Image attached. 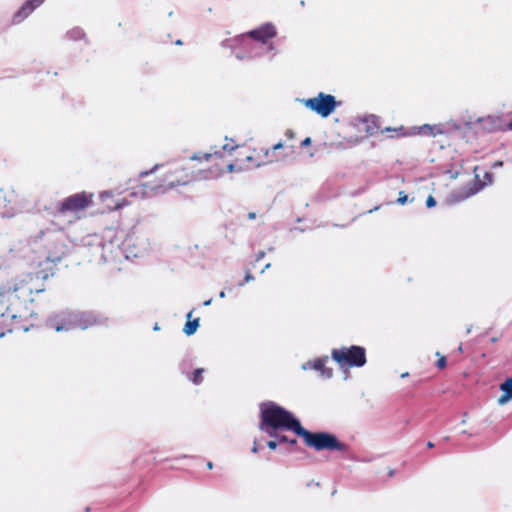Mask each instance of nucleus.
Masks as SVG:
<instances>
[{"label": "nucleus", "mask_w": 512, "mask_h": 512, "mask_svg": "<svg viewBox=\"0 0 512 512\" xmlns=\"http://www.w3.org/2000/svg\"><path fill=\"white\" fill-rule=\"evenodd\" d=\"M265 256L264 251H260L256 254V261H260Z\"/></svg>", "instance_id": "nucleus-34"}, {"label": "nucleus", "mask_w": 512, "mask_h": 512, "mask_svg": "<svg viewBox=\"0 0 512 512\" xmlns=\"http://www.w3.org/2000/svg\"><path fill=\"white\" fill-rule=\"evenodd\" d=\"M248 35L261 43H267L268 40L276 36V29L273 24L267 23L257 29L251 30Z\"/></svg>", "instance_id": "nucleus-15"}, {"label": "nucleus", "mask_w": 512, "mask_h": 512, "mask_svg": "<svg viewBox=\"0 0 512 512\" xmlns=\"http://www.w3.org/2000/svg\"><path fill=\"white\" fill-rule=\"evenodd\" d=\"M45 0H27L20 9L13 15L12 23L19 24L26 19L36 8L44 3Z\"/></svg>", "instance_id": "nucleus-16"}, {"label": "nucleus", "mask_w": 512, "mask_h": 512, "mask_svg": "<svg viewBox=\"0 0 512 512\" xmlns=\"http://www.w3.org/2000/svg\"><path fill=\"white\" fill-rule=\"evenodd\" d=\"M482 128L488 132L495 131H508V122L499 115H489L485 118L479 119Z\"/></svg>", "instance_id": "nucleus-14"}, {"label": "nucleus", "mask_w": 512, "mask_h": 512, "mask_svg": "<svg viewBox=\"0 0 512 512\" xmlns=\"http://www.w3.org/2000/svg\"><path fill=\"white\" fill-rule=\"evenodd\" d=\"M206 161L209 163V171L211 179L217 178L223 175L225 172H229V161L227 152L222 148L221 151H215L213 153H205Z\"/></svg>", "instance_id": "nucleus-11"}, {"label": "nucleus", "mask_w": 512, "mask_h": 512, "mask_svg": "<svg viewBox=\"0 0 512 512\" xmlns=\"http://www.w3.org/2000/svg\"><path fill=\"white\" fill-rule=\"evenodd\" d=\"M107 318L100 316L93 311L73 312L74 328L88 329L94 326L102 325Z\"/></svg>", "instance_id": "nucleus-13"}, {"label": "nucleus", "mask_w": 512, "mask_h": 512, "mask_svg": "<svg viewBox=\"0 0 512 512\" xmlns=\"http://www.w3.org/2000/svg\"><path fill=\"white\" fill-rule=\"evenodd\" d=\"M124 236V231L118 228L109 227L105 230V237L109 238L111 243H115L119 245L122 243V239Z\"/></svg>", "instance_id": "nucleus-18"}, {"label": "nucleus", "mask_w": 512, "mask_h": 512, "mask_svg": "<svg viewBox=\"0 0 512 512\" xmlns=\"http://www.w3.org/2000/svg\"><path fill=\"white\" fill-rule=\"evenodd\" d=\"M332 358L340 367H362L366 363V350L361 346L342 347L333 349Z\"/></svg>", "instance_id": "nucleus-6"}, {"label": "nucleus", "mask_w": 512, "mask_h": 512, "mask_svg": "<svg viewBox=\"0 0 512 512\" xmlns=\"http://www.w3.org/2000/svg\"><path fill=\"white\" fill-rule=\"evenodd\" d=\"M311 144V138L310 137H306L302 142H301V146H308Z\"/></svg>", "instance_id": "nucleus-33"}, {"label": "nucleus", "mask_w": 512, "mask_h": 512, "mask_svg": "<svg viewBox=\"0 0 512 512\" xmlns=\"http://www.w3.org/2000/svg\"><path fill=\"white\" fill-rule=\"evenodd\" d=\"M187 166L191 167V179L193 181L211 179L209 171V163L206 161L205 153H195L188 160Z\"/></svg>", "instance_id": "nucleus-10"}, {"label": "nucleus", "mask_w": 512, "mask_h": 512, "mask_svg": "<svg viewBox=\"0 0 512 512\" xmlns=\"http://www.w3.org/2000/svg\"><path fill=\"white\" fill-rule=\"evenodd\" d=\"M46 326L56 332L74 329L73 312L65 310L52 314L46 320Z\"/></svg>", "instance_id": "nucleus-12"}, {"label": "nucleus", "mask_w": 512, "mask_h": 512, "mask_svg": "<svg viewBox=\"0 0 512 512\" xmlns=\"http://www.w3.org/2000/svg\"><path fill=\"white\" fill-rule=\"evenodd\" d=\"M207 468L208 469H212L213 468V463L211 461L207 462Z\"/></svg>", "instance_id": "nucleus-38"}, {"label": "nucleus", "mask_w": 512, "mask_h": 512, "mask_svg": "<svg viewBox=\"0 0 512 512\" xmlns=\"http://www.w3.org/2000/svg\"><path fill=\"white\" fill-rule=\"evenodd\" d=\"M284 134L287 141H293L296 137V134L292 129H287Z\"/></svg>", "instance_id": "nucleus-27"}, {"label": "nucleus", "mask_w": 512, "mask_h": 512, "mask_svg": "<svg viewBox=\"0 0 512 512\" xmlns=\"http://www.w3.org/2000/svg\"><path fill=\"white\" fill-rule=\"evenodd\" d=\"M112 196H113L112 192H109V191H105V192L101 193V195H100V197L103 201H106L109 198H112Z\"/></svg>", "instance_id": "nucleus-30"}, {"label": "nucleus", "mask_w": 512, "mask_h": 512, "mask_svg": "<svg viewBox=\"0 0 512 512\" xmlns=\"http://www.w3.org/2000/svg\"><path fill=\"white\" fill-rule=\"evenodd\" d=\"M128 205H130V202L127 199L123 198L121 200L114 202L113 204H108L107 209L109 211H116V210L122 209Z\"/></svg>", "instance_id": "nucleus-23"}, {"label": "nucleus", "mask_w": 512, "mask_h": 512, "mask_svg": "<svg viewBox=\"0 0 512 512\" xmlns=\"http://www.w3.org/2000/svg\"><path fill=\"white\" fill-rule=\"evenodd\" d=\"M508 129H509L510 131H512V120H511L510 122H508Z\"/></svg>", "instance_id": "nucleus-40"}, {"label": "nucleus", "mask_w": 512, "mask_h": 512, "mask_svg": "<svg viewBox=\"0 0 512 512\" xmlns=\"http://www.w3.org/2000/svg\"><path fill=\"white\" fill-rule=\"evenodd\" d=\"M253 279H254L253 275L251 274V272H250L249 270H247V271H246V274H245V279H244V281H243V282H240L238 285H239V286H242V285H244L245 283H248V282H250V281H251V280H253Z\"/></svg>", "instance_id": "nucleus-28"}, {"label": "nucleus", "mask_w": 512, "mask_h": 512, "mask_svg": "<svg viewBox=\"0 0 512 512\" xmlns=\"http://www.w3.org/2000/svg\"><path fill=\"white\" fill-rule=\"evenodd\" d=\"M288 443L292 446L296 445L297 444V439H289Z\"/></svg>", "instance_id": "nucleus-36"}, {"label": "nucleus", "mask_w": 512, "mask_h": 512, "mask_svg": "<svg viewBox=\"0 0 512 512\" xmlns=\"http://www.w3.org/2000/svg\"><path fill=\"white\" fill-rule=\"evenodd\" d=\"M259 417V429L270 437L276 438L278 443H288L287 436L278 434L280 430H287L300 436L307 447L316 451H339L344 454L349 451V446L339 441L333 434L306 430L291 412L273 401L260 404Z\"/></svg>", "instance_id": "nucleus-2"}, {"label": "nucleus", "mask_w": 512, "mask_h": 512, "mask_svg": "<svg viewBox=\"0 0 512 512\" xmlns=\"http://www.w3.org/2000/svg\"><path fill=\"white\" fill-rule=\"evenodd\" d=\"M427 447L428 448H433L434 447L433 442H431V441L427 442Z\"/></svg>", "instance_id": "nucleus-39"}, {"label": "nucleus", "mask_w": 512, "mask_h": 512, "mask_svg": "<svg viewBox=\"0 0 512 512\" xmlns=\"http://www.w3.org/2000/svg\"><path fill=\"white\" fill-rule=\"evenodd\" d=\"M304 105L321 117H328L336 108L337 102L333 95L320 92L316 97L303 101Z\"/></svg>", "instance_id": "nucleus-7"}, {"label": "nucleus", "mask_w": 512, "mask_h": 512, "mask_svg": "<svg viewBox=\"0 0 512 512\" xmlns=\"http://www.w3.org/2000/svg\"><path fill=\"white\" fill-rule=\"evenodd\" d=\"M327 361L328 357L316 359L312 362V367L316 371H319L323 377L331 378L333 375V370L326 367Z\"/></svg>", "instance_id": "nucleus-17"}, {"label": "nucleus", "mask_w": 512, "mask_h": 512, "mask_svg": "<svg viewBox=\"0 0 512 512\" xmlns=\"http://www.w3.org/2000/svg\"><path fill=\"white\" fill-rule=\"evenodd\" d=\"M53 246L48 247L45 271L23 274L0 288V336L14 330H28L22 322L34 315L30 307L34 296L45 291L44 284L39 280L45 281L53 276L54 266L68 252L63 240H55Z\"/></svg>", "instance_id": "nucleus-1"}, {"label": "nucleus", "mask_w": 512, "mask_h": 512, "mask_svg": "<svg viewBox=\"0 0 512 512\" xmlns=\"http://www.w3.org/2000/svg\"><path fill=\"white\" fill-rule=\"evenodd\" d=\"M442 131L437 125L424 124L418 128V134L423 136H433L441 134Z\"/></svg>", "instance_id": "nucleus-21"}, {"label": "nucleus", "mask_w": 512, "mask_h": 512, "mask_svg": "<svg viewBox=\"0 0 512 512\" xmlns=\"http://www.w3.org/2000/svg\"><path fill=\"white\" fill-rule=\"evenodd\" d=\"M408 375H409V374H408V372H405V373L401 374V377H402V378H405V377H407Z\"/></svg>", "instance_id": "nucleus-42"}, {"label": "nucleus", "mask_w": 512, "mask_h": 512, "mask_svg": "<svg viewBox=\"0 0 512 512\" xmlns=\"http://www.w3.org/2000/svg\"><path fill=\"white\" fill-rule=\"evenodd\" d=\"M223 149L227 152L229 173L247 170V165L245 164V156L248 151L247 146L230 145L229 143H226L223 145Z\"/></svg>", "instance_id": "nucleus-9"}, {"label": "nucleus", "mask_w": 512, "mask_h": 512, "mask_svg": "<svg viewBox=\"0 0 512 512\" xmlns=\"http://www.w3.org/2000/svg\"><path fill=\"white\" fill-rule=\"evenodd\" d=\"M85 512H91L90 507H86Z\"/></svg>", "instance_id": "nucleus-44"}, {"label": "nucleus", "mask_w": 512, "mask_h": 512, "mask_svg": "<svg viewBox=\"0 0 512 512\" xmlns=\"http://www.w3.org/2000/svg\"><path fill=\"white\" fill-rule=\"evenodd\" d=\"M93 194L81 191L64 198L57 207L56 213L61 216H70L69 223L79 220L84 212L93 204Z\"/></svg>", "instance_id": "nucleus-4"}, {"label": "nucleus", "mask_w": 512, "mask_h": 512, "mask_svg": "<svg viewBox=\"0 0 512 512\" xmlns=\"http://www.w3.org/2000/svg\"><path fill=\"white\" fill-rule=\"evenodd\" d=\"M203 373H204V369L203 368H197L194 370V372L192 373V375L189 377V379L195 384V385H199L203 382Z\"/></svg>", "instance_id": "nucleus-22"}, {"label": "nucleus", "mask_w": 512, "mask_h": 512, "mask_svg": "<svg viewBox=\"0 0 512 512\" xmlns=\"http://www.w3.org/2000/svg\"><path fill=\"white\" fill-rule=\"evenodd\" d=\"M219 296H220L221 298H224V297H225V292H224V291H221V292H220V294H219Z\"/></svg>", "instance_id": "nucleus-41"}, {"label": "nucleus", "mask_w": 512, "mask_h": 512, "mask_svg": "<svg viewBox=\"0 0 512 512\" xmlns=\"http://www.w3.org/2000/svg\"><path fill=\"white\" fill-rule=\"evenodd\" d=\"M258 451L257 443L255 442L252 448V452L256 453Z\"/></svg>", "instance_id": "nucleus-37"}, {"label": "nucleus", "mask_w": 512, "mask_h": 512, "mask_svg": "<svg viewBox=\"0 0 512 512\" xmlns=\"http://www.w3.org/2000/svg\"><path fill=\"white\" fill-rule=\"evenodd\" d=\"M438 360L436 362V367L440 370L444 369L447 366V360L444 355H441L439 352L436 353Z\"/></svg>", "instance_id": "nucleus-25"}, {"label": "nucleus", "mask_w": 512, "mask_h": 512, "mask_svg": "<svg viewBox=\"0 0 512 512\" xmlns=\"http://www.w3.org/2000/svg\"><path fill=\"white\" fill-rule=\"evenodd\" d=\"M426 205L428 208L434 207L436 205V200L433 196H428L426 200Z\"/></svg>", "instance_id": "nucleus-29"}, {"label": "nucleus", "mask_w": 512, "mask_h": 512, "mask_svg": "<svg viewBox=\"0 0 512 512\" xmlns=\"http://www.w3.org/2000/svg\"><path fill=\"white\" fill-rule=\"evenodd\" d=\"M403 130H404V127H402V126H401V127H399L398 129H396V128H393V129H392V128H390V127H387V128H385L384 130H382V132H392V131H393V132H397V131H403Z\"/></svg>", "instance_id": "nucleus-32"}, {"label": "nucleus", "mask_w": 512, "mask_h": 512, "mask_svg": "<svg viewBox=\"0 0 512 512\" xmlns=\"http://www.w3.org/2000/svg\"><path fill=\"white\" fill-rule=\"evenodd\" d=\"M408 201V196L404 191L399 192V197L397 199V203L400 205H405Z\"/></svg>", "instance_id": "nucleus-26"}, {"label": "nucleus", "mask_w": 512, "mask_h": 512, "mask_svg": "<svg viewBox=\"0 0 512 512\" xmlns=\"http://www.w3.org/2000/svg\"><path fill=\"white\" fill-rule=\"evenodd\" d=\"M210 302H211V300H208V301H206L204 304H205V305H209V304H210Z\"/></svg>", "instance_id": "nucleus-45"}, {"label": "nucleus", "mask_w": 512, "mask_h": 512, "mask_svg": "<svg viewBox=\"0 0 512 512\" xmlns=\"http://www.w3.org/2000/svg\"><path fill=\"white\" fill-rule=\"evenodd\" d=\"M277 445H278L277 440H270L267 442V446L272 450L276 449Z\"/></svg>", "instance_id": "nucleus-31"}, {"label": "nucleus", "mask_w": 512, "mask_h": 512, "mask_svg": "<svg viewBox=\"0 0 512 512\" xmlns=\"http://www.w3.org/2000/svg\"><path fill=\"white\" fill-rule=\"evenodd\" d=\"M255 218H256V213L255 212H249L248 213V219L254 220Z\"/></svg>", "instance_id": "nucleus-35"}, {"label": "nucleus", "mask_w": 512, "mask_h": 512, "mask_svg": "<svg viewBox=\"0 0 512 512\" xmlns=\"http://www.w3.org/2000/svg\"><path fill=\"white\" fill-rule=\"evenodd\" d=\"M191 316H192V311H190L187 314V322L183 329L184 333L188 336L193 335L199 326V318H195L194 320H191Z\"/></svg>", "instance_id": "nucleus-20"}, {"label": "nucleus", "mask_w": 512, "mask_h": 512, "mask_svg": "<svg viewBox=\"0 0 512 512\" xmlns=\"http://www.w3.org/2000/svg\"><path fill=\"white\" fill-rule=\"evenodd\" d=\"M500 389L503 391V395L500 397L499 402L504 403L512 398V377L506 379L501 385Z\"/></svg>", "instance_id": "nucleus-19"}, {"label": "nucleus", "mask_w": 512, "mask_h": 512, "mask_svg": "<svg viewBox=\"0 0 512 512\" xmlns=\"http://www.w3.org/2000/svg\"><path fill=\"white\" fill-rule=\"evenodd\" d=\"M176 44H177V45H181V44H182V41H181V40H177V41H176Z\"/></svg>", "instance_id": "nucleus-43"}, {"label": "nucleus", "mask_w": 512, "mask_h": 512, "mask_svg": "<svg viewBox=\"0 0 512 512\" xmlns=\"http://www.w3.org/2000/svg\"><path fill=\"white\" fill-rule=\"evenodd\" d=\"M191 167L187 162H175L167 165H156L152 171H145L140 174L141 178L156 173L154 180L142 183L147 190L155 193H164L177 186L187 185L192 182Z\"/></svg>", "instance_id": "nucleus-3"}, {"label": "nucleus", "mask_w": 512, "mask_h": 512, "mask_svg": "<svg viewBox=\"0 0 512 512\" xmlns=\"http://www.w3.org/2000/svg\"><path fill=\"white\" fill-rule=\"evenodd\" d=\"M67 35L72 40H80L85 37V33L79 28L70 30Z\"/></svg>", "instance_id": "nucleus-24"}, {"label": "nucleus", "mask_w": 512, "mask_h": 512, "mask_svg": "<svg viewBox=\"0 0 512 512\" xmlns=\"http://www.w3.org/2000/svg\"><path fill=\"white\" fill-rule=\"evenodd\" d=\"M284 148L288 149L290 153H294V145L285 144L282 141L276 143L272 149L261 148L260 150H257L255 148L248 147L247 155L245 156L247 170L258 168L262 164H269L282 160L285 156L277 154L276 151Z\"/></svg>", "instance_id": "nucleus-5"}, {"label": "nucleus", "mask_w": 512, "mask_h": 512, "mask_svg": "<svg viewBox=\"0 0 512 512\" xmlns=\"http://www.w3.org/2000/svg\"><path fill=\"white\" fill-rule=\"evenodd\" d=\"M23 197L12 186L0 189V215L8 216L22 207Z\"/></svg>", "instance_id": "nucleus-8"}]
</instances>
